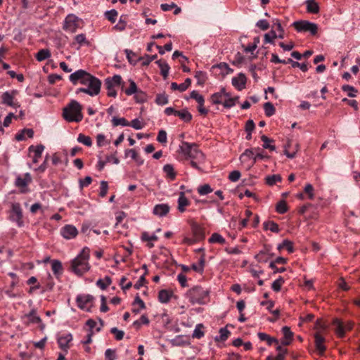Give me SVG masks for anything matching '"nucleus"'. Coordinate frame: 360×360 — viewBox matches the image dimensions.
Masks as SVG:
<instances>
[{"label": "nucleus", "instance_id": "4be33fe9", "mask_svg": "<svg viewBox=\"0 0 360 360\" xmlns=\"http://www.w3.org/2000/svg\"><path fill=\"white\" fill-rule=\"evenodd\" d=\"M169 211V207L167 204H158L156 205L153 208V214L158 217L165 216Z\"/></svg>", "mask_w": 360, "mask_h": 360}, {"label": "nucleus", "instance_id": "bf43d9fd", "mask_svg": "<svg viewBox=\"0 0 360 360\" xmlns=\"http://www.w3.org/2000/svg\"><path fill=\"white\" fill-rule=\"evenodd\" d=\"M141 239L145 241H155L158 240V237L155 233L150 234L148 232H143L141 235Z\"/></svg>", "mask_w": 360, "mask_h": 360}, {"label": "nucleus", "instance_id": "a19ab883", "mask_svg": "<svg viewBox=\"0 0 360 360\" xmlns=\"http://www.w3.org/2000/svg\"><path fill=\"white\" fill-rule=\"evenodd\" d=\"M264 109L265 115L267 117H271V116L274 115L276 112L275 107L270 102H267V103H264Z\"/></svg>", "mask_w": 360, "mask_h": 360}, {"label": "nucleus", "instance_id": "f704fd0d", "mask_svg": "<svg viewBox=\"0 0 360 360\" xmlns=\"http://www.w3.org/2000/svg\"><path fill=\"white\" fill-rule=\"evenodd\" d=\"M263 225H264V229H266V230L269 229L271 231H272L274 233L279 232L280 229H279L278 225L273 221H265Z\"/></svg>", "mask_w": 360, "mask_h": 360}, {"label": "nucleus", "instance_id": "aec40b11", "mask_svg": "<svg viewBox=\"0 0 360 360\" xmlns=\"http://www.w3.org/2000/svg\"><path fill=\"white\" fill-rule=\"evenodd\" d=\"M29 322L32 323H39L41 330H44L45 325L42 323L41 318L37 315L34 309H32L28 314L26 315Z\"/></svg>", "mask_w": 360, "mask_h": 360}, {"label": "nucleus", "instance_id": "c85d7f7f", "mask_svg": "<svg viewBox=\"0 0 360 360\" xmlns=\"http://www.w3.org/2000/svg\"><path fill=\"white\" fill-rule=\"evenodd\" d=\"M51 54L50 51L47 49H44L39 50L37 53L35 58L38 61L41 62L46 59H48L49 58L51 57Z\"/></svg>", "mask_w": 360, "mask_h": 360}, {"label": "nucleus", "instance_id": "c9c22d12", "mask_svg": "<svg viewBox=\"0 0 360 360\" xmlns=\"http://www.w3.org/2000/svg\"><path fill=\"white\" fill-rule=\"evenodd\" d=\"M111 122L114 127L119 125L122 127L129 126V122L124 117H113Z\"/></svg>", "mask_w": 360, "mask_h": 360}, {"label": "nucleus", "instance_id": "e2e57ef3", "mask_svg": "<svg viewBox=\"0 0 360 360\" xmlns=\"http://www.w3.org/2000/svg\"><path fill=\"white\" fill-rule=\"evenodd\" d=\"M157 141L160 142V143H166L167 141V133L165 130L161 129L159 131L158 136H157Z\"/></svg>", "mask_w": 360, "mask_h": 360}, {"label": "nucleus", "instance_id": "603ef678", "mask_svg": "<svg viewBox=\"0 0 360 360\" xmlns=\"http://www.w3.org/2000/svg\"><path fill=\"white\" fill-rule=\"evenodd\" d=\"M75 41L80 46L83 45H89V42L86 40V35L84 34H79L75 37Z\"/></svg>", "mask_w": 360, "mask_h": 360}, {"label": "nucleus", "instance_id": "7ed1b4c3", "mask_svg": "<svg viewBox=\"0 0 360 360\" xmlns=\"http://www.w3.org/2000/svg\"><path fill=\"white\" fill-rule=\"evenodd\" d=\"M82 105L75 100H72L63 110V118L69 122H80L83 120Z\"/></svg>", "mask_w": 360, "mask_h": 360}, {"label": "nucleus", "instance_id": "de8ad7c7", "mask_svg": "<svg viewBox=\"0 0 360 360\" xmlns=\"http://www.w3.org/2000/svg\"><path fill=\"white\" fill-rule=\"evenodd\" d=\"M226 242L225 239L219 233H214L209 238V243H217L219 244H224Z\"/></svg>", "mask_w": 360, "mask_h": 360}, {"label": "nucleus", "instance_id": "864d4df0", "mask_svg": "<svg viewBox=\"0 0 360 360\" xmlns=\"http://www.w3.org/2000/svg\"><path fill=\"white\" fill-rule=\"evenodd\" d=\"M276 212L279 214H284L288 211V206L285 200L279 201L276 207Z\"/></svg>", "mask_w": 360, "mask_h": 360}, {"label": "nucleus", "instance_id": "69168bd1", "mask_svg": "<svg viewBox=\"0 0 360 360\" xmlns=\"http://www.w3.org/2000/svg\"><path fill=\"white\" fill-rule=\"evenodd\" d=\"M272 257H270L269 255H266V254H257L255 256V259L259 262V263H266L269 261V259L270 258H271Z\"/></svg>", "mask_w": 360, "mask_h": 360}, {"label": "nucleus", "instance_id": "f257e3e1", "mask_svg": "<svg viewBox=\"0 0 360 360\" xmlns=\"http://www.w3.org/2000/svg\"><path fill=\"white\" fill-rule=\"evenodd\" d=\"M90 250L87 247L82 249L79 253L70 262V271L77 276H82L91 269L89 263Z\"/></svg>", "mask_w": 360, "mask_h": 360}, {"label": "nucleus", "instance_id": "e433bc0d", "mask_svg": "<svg viewBox=\"0 0 360 360\" xmlns=\"http://www.w3.org/2000/svg\"><path fill=\"white\" fill-rule=\"evenodd\" d=\"M255 156V151L252 148L246 149L240 156L241 162H245L248 159H253Z\"/></svg>", "mask_w": 360, "mask_h": 360}, {"label": "nucleus", "instance_id": "9d476101", "mask_svg": "<svg viewBox=\"0 0 360 360\" xmlns=\"http://www.w3.org/2000/svg\"><path fill=\"white\" fill-rule=\"evenodd\" d=\"M94 297L89 294H80L76 297L77 307L84 311H91Z\"/></svg>", "mask_w": 360, "mask_h": 360}, {"label": "nucleus", "instance_id": "5fc2aeb1", "mask_svg": "<svg viewBox=\"0 0 360 360\" xmlns=\"http://www.w3.org/2000/svg\"><path fill=\"white\" fill-rule=\"evenodd\" d=\"M284 283V279L280 276L278 279L275 280L271 285L272 289L276 292H279L281 289V286Z\"/></svg>", "mask_w": 360, "mask_h": 360}, {"label": "nucleus", "instance_id": "0eeeda50", "mask_svg": "<svg viewBox=\"0 0 360 360\" xmlns=\"http://www.w3.org/2000/svg\"><path fill=\"white\" fill-rule=\"evenodd\" d=\"M189 224L193 233V238H185L184 242L191 245L204 240L205 235L203 229L193 220L189 221Z\"/></svg>", "mask_w": 360, "mask_h": 360}, {"label": "nucleus", "instance_id": "20e7f679", "mask_svg": "<svg viewBox=\"0 0 360 360\" xmlns=\"http://www.w3.org/2000/svg\"><path fill=\"white\" fill-rule=\"evenodd\" d=\"M327 328L321 320L316 321L315 326L316 332L314 337L315 347L319 356H323L326 350V347L324 345L326 341L324 334L326 333Z\"/></svg>", "mask_w": 360, "mask_h": 360}, {"label": "nucleus", "instance_id": "6ab92c4d", "mask_svg": "<svg viewBox=\"0 0 360 360\" xmlns=\"http://www.w3.org/2000/svg\"><path fill=\"white\" fill-rule=\"evenodd\" d=\"M44 150V146L41 144L30 146L28 148L29 152H33L34 155L32 158L33 163L36 164L39 162V159L41 157L42 153Z\"/></svg>", "mask_w": 360, "mask_h": 360}, {"label": "nucleus", "instance_id": "473e14b6", "mask_svg": "<svg viewBox=\"0 0 360 360\" xmlns=\"http://www.w3.org/2000/svg\"><path fill=\"white\" fill-rule=\"evenodd\" d=\"M77 141L86 146L91 147L92 146V140L90 136H86L84 134H79L77 136Z\"/></svg>", "mask_w": 360, "mask_h": 360}, {"label": "nucleus", "instance_id": "b1692460", "mask_svg": "<svg viewBox=\"0 0 360 360\" xmlns=\"http://www.w3.org/2000/svg\"><path fill=\"white\" fill-rule=\"evenodd\" d=\"M51 269L56 277H59L63 273V266L60 261L53 259L51 261Z\"/></svg>", "mask_w": 360, "mask_h": 360}, {"label": "nucleus", "instance_id": "4468645a", "mask_svg": "<svg viewBox=\"0 0 360 360\" xmlns=\"http://www.w3.org/2000/svg\"><path fill=\"white\" fill-rule=\"evenodd\" d=\"M90 75L91 74L86 71L80 69L72 73L69 76V79L75 85L78 83L83 84L85 83L86 79L89 77Z\"/></svg>", "mask_w": 360, "mask_h": 360}, {"label": "nucleus", "instance_id": "72a5a7b5", "mask_svg": "<svg viewBox=\"0 0 360 360\" xmlns=\"http://www.w3.org/2000/svg\"><path fill=\"white\" fill-rule=\"evenodd\" d=\"M172 293L167 290H162L158 293V300L162 303H167L170 300Z\"/></svg>", "mask_w": 360, "mask_h": 360}, {"label": "nucleus", "instance_id": "13d9d810", "mask_svg": "<svg viewBox=\"0 0 360 360\" xmlns=\"http://www.w3.org/2000/svg\"><path fill=\"white\" fill-rule=\"evenodd\" d=\"M111 333L115 335L117 340H121L124 338V333L123 330H119L117 328L114 327L110 329Z\"/></svg>", "mask_w": 360, "mask_h": 360}, {"label": "nucleus", "instance_id": "c756f323", "mask_svg": "<svg viewBox=\"0 0 360 360\" xmlns=\"http://www.w3.org/2000/svg\"><path fill=\"white\" fill-rule=\"evenodd\" d=\"M112 283V279L110 276H106L103 279H98L96 281V285L101 290H105Z\"/></svg>", "mask_w": 360, "mask_h": 360}, {"label": "nucleus", "instance_id": "7c9ffc66", "mask_svg": "<svg viewBox=\"0 0 360 360\" xmlns=\"http://www.w3.org/2000/svg\"><path fill=\"white\" fill-rule=\"evenodd\" d=\"M163 171L166 174L167 177L172 181L176 177V173L174 172V167L172 165L167 164L163 167Z\"/></svg>", "mask_w": 360, "mask_h": 360}, {"label": "nucleus", "instance_id": "4d7b16f0", "mask_svg": "<svg viewBox=\"0 0 360 360\" xmlns=\"http://www.w3.org/2000/svg\"><path fill=\"white\" fill-rule=\"evenodd\" d=\"M108 191V182L105 181H102L101 182L100 185V191H99V195L101 198H103L106 195Z\"/></svg>", "mask_w": 360, "mask_h": 360}, {"label": "nucleus", "instance_id": "dca6fc26", "mask_svg": "<svg viewBox=\"0 0 360 360\" xmlns=\"http://www.w3.org/2000/svg\"><path fill=\"white\" fill-rule=\"evenodd\" d=\"M17 91L13 90L12 91H5L3 93L1 96L2 103L8 106L13 107L14 108H17L20 107V104L18 102H15L14 98L16 95Z\"/></svg>", "mask_w": 360, "mask_h": 360}, {"label": "nucleus", "instance_id": "58836bf2", "mask_svg": "<svg viewBox=\"0 0 360 360\" xmlns=\"http://www.w3.org/2000/svg\"><path fill=\"white\" fill-rule=\"evenodd\" d=\"M156 63L158 64L159 68L161 70V75L165 79L169 74V67L167 63L165 62H162L161 60L156 61Z\"/></svg>", "mask_w": 360, "mask_h": 360}, {"label": "nucleus", "instance_id": "423d86ee", "mask_svg": "<svg viewBox=\"0 0 360 360\" xmlns=\"http://www.w3.org/2000/svg\"><path fill=\"white\" fill-rule=\"evenodd\" d=\"M185 297L192 304H203L208 300V291L200 286H195L186 293Z\"/></svg>", "mask_w": 360, "mask_h": 360}, {"label": "nucleus", "instance_id": "1a4fd4ad", "mask_svg": "<svg viewBox=\"0 0 360 360\" xmlns=\"http://www.w3.org/2000/svg\"><path fill=\"white\" fill-rule=\"evenodd\" d=\"M9 219L11 221L15 222L18 226H23L24 221L22 219V210L19 202L11 203Z\"/></svg>", "mask_w": 360, "mask_h": 360}, {"label": "nucleus", "instance_id": "6e6d98bb", "mask_svg": "<svg viewBox=\"0 0 360 360\" xmlns=\"http://www.w3.org/2000/svg\"><path fill=\"white\" fill-rule=\"evenodd\" d=\"M155 103L160 105H164L168 103V98L166 94H158L155 98Z\"/></svg>", "mask_w": 360, "mask_h": 360}, {"label": "nucleus", "instance_id": "f8f14e48", "mask_svg": "<svg viewBox=\"0 0 360 360\" xmlns=\"http://www.w3.org/2000/svg\"><path fill=\"white\" fill-rule=\"evenodd\" d=\"M292 25L297 32H309L312 35L318 32L317 25L307 20L294 22Z\"/></svg>", "mask_w": 360, "mask_h": 360}, {"label": "nucleus", "instance_id": "052dcab7", "mask_svg": "<svg viewBox=\"0 0 360 360\" xmlns=\"http://www.w3.org/2000/svg\"><path fill=\"white\" fill-rule=\"evenodd\" d=\"M129 126L136 130H139L143 128L144 124L139 119L136 118L131 120V123H129Z\"/></svg>", "mask_w": 360, "mask_h": 360}, {"label": "nucleus", "instance_id": "37998d69", "mask_svg": "<svg viewBox=\"0 0 360 360\" xmlns=\"http://www.w3.org/2000/svg\"><path fill=\"white\" fill-rule=\"evenodd\" d=\"M160 7H161V9L162 11H171L172 8H174L175 10L174 11V13L176 14V15L180 13V8L176 6V5L174 4V3H172L170 4H161Z\"/></svg>", "mask_w": 360, "mask_h": 360}, {"label": "nucleus", "instance_id": "412c9836", "mask_svg": "<svg viewBox=\"0 0 360 360\" xmlns=\"http://www.w3.org/2000/svg\"><path fill=\"white\" fill-rule=\"evenodd\" d=\"M205 266V254L202 253L200 258L198 259V264H193L191 266V269H193L194 271L202 274L204 271V268Z\"/></svg>", "mask_w": 360, "mask_h": 360}, {"label": "nucleus", "instance_id": "c03bdc74", "mask_svg": "<svg viewBox=\"0 0 360 360\" xmlns=\"http://www.w3.org/2000/svg\"><path fill=\"white\" fill-rule=\"evenodd\" d=\"M134 99L137 103H142L147 101V95L141 90H138L134 94Z\"/></svg>", "mask_w": 360, "mask_h": 360}, {"label": "nucleus", "instance_id": "a211bd4d", "mask_svg": "<svg viewBox=\"0 0 360 360\" xmlns=\"http://www.w3.org/2000/svg\"><path fill=\"white\" fill-rule=\"evenodd\" d=\"M247 78L243 73H239L237 77L232 78V85L238 91L245 87Z\"/></svg>", "mask_w": 360, "mask_h": 360}, {"label": "nucleus", "instance_id": "79ce46f5", "mask_svg": "<svg viewBox=\"0 0 360 360\" xmlns=\"http://www.w3.org/2000/svg\"><path fill=\"white\" fill-rule=\"evenodd\" d=\"M203 328L204 326L202 324H198L193 332L192 338L197 339H200L201 338H202L205 335L204 332L202 331Z\"/></svg>", "mask_w": 360, "mask_h": 360}, {"label": "nucleus", "instance_id": "3c124183", "mask_svg": "<svg viewBox=\"0 0 360 360\" xmlns=\"http://www.w3.org/2000/svg\"><path fill=\"white\" fill-rule=\"evenodd\" d=\"M198 191L200 195H205L213 191V189L209 184H203L198 188Z\"/></svg>", "mask_w": 360, "mask_h": 360}, {"label": "nucleus", "instance_id": "ea45409f", "mask_svg": "<svg viewBox=\"0 0 360 360\" xmlns=\"http://www.w3.org/2000/svg\"><path fill=\"white\" fill-rule=\"evenodd\" d=\"M129 88H127L124 90V93L127 96H131V95L134 94L139 89H138L136 84L135 83V82L134 80L129 79Z\"/></svg>", "mask_w": 360, "mask_h": 360}, {"label": "nucleus", "instance_id": "49530a36", "mask_svg": "<svg viewBox=\"0 0 360 360\" xmlns=\"http://www.w3.org/2000/svg\"><path fill=\"white\" fill-rule=\"evenodd\" d=\"M214 69H219L220 74H229V72H232L233 70L229 68V66L225 63H221L217 66L213 67Z\"/></svg>", "mask_w": 360, "mask_h": 360}, {"label": "nucleus", "instance_id": "bb28decb", "mask_svg": "<svg viewBox=\"0 0 360 360\" xmlns=\"http://www.w3.org/2000/svg\"><path fill=\"white\" fill-rule=\"evenodd\" d=\"M100 321V326H97V323L93 319H89L86 324L89 328V332H99L103 325V321L101 319Z\"/></svg>", "mask_w": 360, "mask_h": 360}, {"label": "nucleus", "instance_id": "5701e85b", "mask_svg": "<svg viewBox=\"0 0 360 360\" xmlns=\"http://www.w3.org/2000/svg\"><path fill=\"white\" fill-rule=\"evenodd\" d=\"M282 333L283 334L284 340H282L281 343L283 345H288L290 344L292 338L293 333L290 330V328L288 326L282 328Z\"/></svg>", "mask_w": 360, "mask_h": 360}, {"label": "nucleus", "instance_id": "6e6552de", "mask_svg": "<svg viewBox=\"0 0 360 360\" xmlns=\"http://www.w3.org/2000/svg\"><path fill=\"white\" fill-rule=\"evenodd\" d=\"M122 81V77L119 75H115L112 77H107L105 79V86L108 96L113 98L117 96L116 88L121 84Z\"/></svg>", "mask_w": 360, "mask_h": 360}, {"label": "nucleus", "instance_id": "0e129e2a", "mask_svg": "<svg viewBox=\"0 0 360 360\" xmlns=\"http://www.w3.org/2000/svg\"><path fill=\"white\" fill-rule=\"evenodd\" d=\"M160 54L163 55L165 51H170L172 49V44L171 42L166 44L164 46L159 45L156 46Z\"/></svg>", "mask_w": 360, "mask_h": 360}, {"label": "nucleus", "instance_id": "a18cd8bd", "mask_svg": "<svg viewBox=\"0 0 360 360\" xmlns=\"http://www.w3.org/2000/svg\"><path fill=\"white\" fill-rule=\"evenodd\" d=\"M238 96H236L234 98L226 97L224 98L222 104L226 108H231V107L236 105V102L238 101Z\"/></svg>", "mask_w": 360, "mask_h": 360}, {"label": "nucleus", "instance_id": "39448f33", "mask_svg": "<svg viewBox=\"0 0 360 360\" xmlns=\"http://www.w3.org/2000/svg\"><path fill=\"white\" fill-rule=\"evenodd\" d=\"M82 85L86 86V87L77 89L75 91L76 94L78 95L80 93H84L93 97L99 94L101 91V82L99 79L92 75H89L85 83Z\"/></svg>", "mask_w": 360, "mask_h": 360}, {"label": "nucleus", "instance_id": "09e8293b", "mask_svg": "<svg viewBox=\"0 0 360 360\" xmlns=\"http://www.w3.org/2000/svg\"><path fill=\"white\" fill-rule=\"evenodd\" d=\"M110 143V141L106 139V137L103 134H98L96 136V144L98 147H103Z\"/></svg>", "mask_w": 360, "mask_h": 360}, {"label": "nucleus", "instance_id": "393cba45", "mask_svg": "<svg viewBox=\"0 0 360 360\" xmlns=\"http://www.w3.org/2000/svg\"><path fill=\"white\" fill-rule=\"evenodd\" d=\"M305 4L307 12L314 14L319 12V6L315 0H307Z\"/></svg>", "mask_w": 360, "mask_h": 360}, {"label": "nucleus", "instance_id": "2f4dec72", "mask_svg": "<svg viewBox=\"0 0 360 360\" xmlns=\"http://www.w3.org/2000/svg\"><path fill=\"white\" fill-rule=\"evenodd\" d=\"M262 141L264 142L262 147L265 149H269L271 151H274L276 150V146L274 145L271 144L274 142L273 139L268 138L266 136L263 135L261 137Z\"/></svg>", "mask_w": 360, "mask_h": 360}, {"label": "nucleus", "instance_id": "2eb2a0df", "mask_svg": "<svg viewBox=\"0 0 360 360\" xmlns=\"http://www.w3.org/2000/svg\"><path fill=\"white\" fill-rule=\"evenodd\" d=\"M78 233L79 231L72 224H66L60 230L61 236L65 240H72L75 238L78 235Z\"/></svg>", "mask_w": 360, "mask_h": 360}, {"label": "nucleus", "instance_id": "f3484780", "mask_svg": "<svg viewBox=\"0 0 360 360\" xmlns=\"http://www.w3.org/2000/svg\"><path fill=\"white\" fill-rule=\"evenodd\" d=\"M72 335L70 333H67L59 336L57 339V342L59 347L65 353H68L70 347V343L72 341Z\"/></svg>", "mask_w": 360, "mask_h": 360}, {"label": "nucleus", "instance_id": "f03ea898", "mask_svg": "<svg viewBox=\"0 0 360 360\" xmlns=\"http://www.w3.org/2000/svg\"><path fill=\"white\" fill-rule=\"evenodd\" d=\"M181 158L190 160L191 165L197 169H200L198 164L203 161L204 155L198 149L195 143H189L181 141Z\"/></svg>", "mask_w": 360, "mask_h": 360}, {"label": "nucleus", "instance_id": "cd10ccee", "mask_svg": "<svg viewBox=\"0 0 360 360\" xmlns=\"http://www.w3.org/2000/svg\"><path fill=\"white\" fill-rule=\"evenodd\" d=\"M184 186H181V213L186 210V207L191 205V200L188 196L186 195V192L184 191Z\"/></svg>", "mask_w": 360, "mask_h": 360}, {"label": "nucleus", "instance_id": "4c0bfd02", "mask_svg": "<svg viewBox=\"0 0 360 360\" xmlns=\"http://www.w3.org/2000/svg\"><path fill=\"white\" fill-rule=\"evenodd\" d=\"M266 183L269 186H273L276 184L277 182H281L282 180V178L281 175L279 174H274L271 176H267L265 179Z\"/></svg>", "mask_w": 360, "mask_h": 360}, {"label": "nucleus", "instance_id": "680f3d73", "mask_svg": "<svg viewBox=\"0 0 360 360\" xmlns=\"http://www.w3.org/2000/svg\"><path fill=\"white\" fill-rule=\"evenodd\" d=\"M224 98H225L219 93H214L211 96V100L214 104H222Z\"/></svg>", "mask_w": 360, "mask_h": 360}, {"label": "nucleus", "instance_id": "a878e982", "mask_svg": "<svg viewBox=\"0 0 360 360\" xmlns=\"http://www.w3.org/2000/svg\"><path fill=\"white\" fill-rule=\"evenodd\" d=\"M31 181V176L29 173H26L24 178L18 176L15 179V185L20 188H25L28 183Z\"/></svg>", "mask_w": 360, "mask_h": 360}, {"label": "nucleus", "instance_id": "774afa93", "mask_svg": "<svg viewBox=\"0 0 360 360\" xmlns=\"http://www.w3.org/2000/svg\"><path fill=\"white\" fill-rule=\"evenodd\" d=\"M220 337L219 339L221 341H225L228 339L229 335H231V332L228 330L226 328H221L219 330Z\"/></svg>", "mask_w": 360, "mask_h": 360}, {"label": "nucleus", "instance_id": "ddd939ff", "mask_svg": "<svg viewBox=\"0 0 360 360\" xmlns=\"http://www.w3.org/2000/svg\"><path fill=\"white\" fill-rule=\"evenodd\" d=\"M79 18L75 15H68L64 20L63 30L70 33L75 32L79 27Z\"/></svg>", "mask_w": 360, "mask_h": 360}, {"label": "nucleus", "instance_id": "8fccbe9b", "mask_svg": "<svg viewBox=\"0 0 360 360\" xmlns=\"http://www.w3.org/2000/svg\"><path fill=\"white\" fill-rule=\"evenodd\" d=\"M117 15L118 13L115 9L107 11L105 13V18L112 23H114L116 21Z\"/></svg>", "mask_w": 360, "mask_h": 360}, {"label": "nucleus", "instance_id": "338daca9", "mask_svg": "<svg viewBox=\"0 0 360 360\" xmlns=\"http://www.w3.org/2000/svg\"><path fill=\"white\" fill-rule=\"evenodd\" d=\"M342 89L344 91H348V96L352 98L356 96L355 93H356L357 91L354 89V87L349 85H344Z\"/></svg>", "mask_w": 360, "mask_h": 360}, {"label": "nucleus", "instance_id": "9b49d317", "mask_svg": "<svg viewBox=\"0 0 360 360\" xmlns=\"http://www.w3.org/2000/svg\"><path fill=\"white\" fill-rule=\"evenodd\" d=\"M333 325L335 327V330L340 338H343L347 331H349L353 328L354 322L348 321L343 323L340 319L335 318L333 320Z\"/></svg>", "mask_w": 360, "mask_h": 360}]
</instances>
